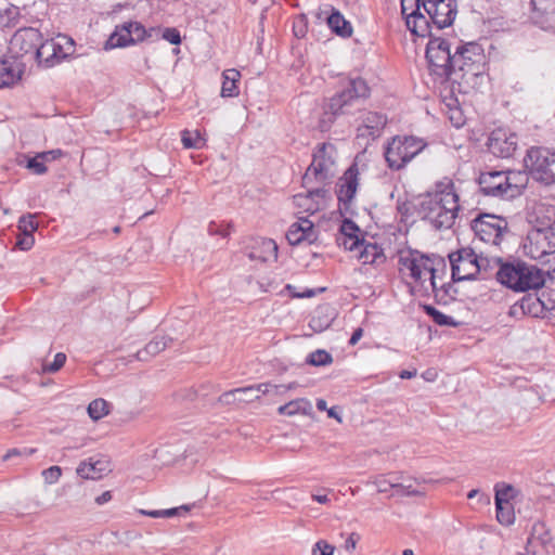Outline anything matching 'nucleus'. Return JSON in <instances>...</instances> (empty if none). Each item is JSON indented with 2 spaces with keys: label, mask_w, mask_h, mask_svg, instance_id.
Returning <instances> with one entry per match:
<instances>
[{
  "label": "nucleus",
  "mask_w": 555,
  "mask_h": 555,
  "mask_svg": "<svg viewBox=\"0 0 555 555\" xmlns=\"http://www.w3.org/2000/svg\"><path fill=\"white\" fill-rule=\"evenodd\" d=\"M286 288L291 292L292 297L294 298L312 297L314 295V292L312 289H308L304 293H295L293 292L294 287L292 285H287Z\"/></svg>",
  "instance_id": "69168bd1"
},
{
  "label": "nucleus",
  "mask_w": 555,
  "mask_h": 555,
  "mask_svg": "<svg viewBox=\"0 0 555 555\" xmlns=\"http://www.w3.org/2000/svg\"><path fill=\"white\" fill-rule=\"evenodd\" d=\"M496 276L503 285L517 292L538 288L544 283L541 270L520 261L503 264L498 271Z\"/></svg>",
  "instance_id": "423d86ee"
},
{
  "label": "nucleus",
  "mask_w": 555,
  "mask_h": 555,
  "mask_svg": "<svg viewBox=\"0 0 555 555\" xmlns=\"http://www.w3.org/2000/svg\"><path fill=\"white\" fill-rule=\"evenodd\" d=\"M112 492L111 491H104L102 494L98 495L95 499H94V502L98 504V505H104L106 503H108L111 500H112Z\"/></svg>",
  "instance_id": "0e129e2a"
},
{
  "label": "nucleus",
  "mask_w": 555,
  "mask_h": 555,
  "mask_svg": "<svg viewBox=\"0 0 555 555\" xmlns=\"http://www.w3.org/2000/svg\"><path fill=\"white\" fill-rule=\"evenodd\" d=\"M387 119L384 115L370 112L365 114L362 120V127L359 128L361 135H378L385 127Z\"/></svg>",
  "instance_id": "c85d7f7f"
},
{
  "label": "nucleus",
  "mask_w": 555,
  "mask_h": 555,
  "mask_svg": "<svg viewBox=\"0 0 555 555\" xmlns=\"http://www.w3.org/2000/svg\"><path fill=\"white\" fill-rule=\"evenodd\" d=\"M452 56L450 47L444 39L433 38L427 43L426 57L433 74L449 78Z\"/></svg>",
  "instance_id": "9b49d317"
},
{
  "label": "nucleus",
  "mask_w": 555,
  "mask_h": 555,
  "mask_svg": "<svg viewBox=\"0 0 555 555\" xmlns=\"http://www.w3.org/2000/svg\"><path fill=\"white\" fill-rule=\"evenodd\" d=\"M53 52L55 53V65L75 52L74 40L65 35H57L51 38Z\"/></svg>",
  "instance_id": "7c9ffc66"
},
{
  "label": "nucleus",
  "mask_w": 555,
  "mask_h": 555,
  "mask_svg": "<svg viewBox=\"0 0 555 555\" xmlns=\"http://www.w3.org/2000/svg\"><path fill=\"white\" fill-rule=\"evenodd\" d=\"M345 112H336V109H331L330 108V104L326 106L324 113H323V116L321 117L319 124H318V128L321 130V131H326L330 129L331 125L333 124L334 121V118L336 115L338 114H344Z\"/></svg>",
  "instance_id": "de8ad7c7"
},
{
  "label": "nucleus",
  "mask_w": 555,
  "mask_h": 555,
  "mask_svg": "<svg viewBox=\"0 0 555 555\" xmlns=\"http://www.w3.org/2000/svg\"><path fill=\"white\" fill-rule=\"evenodd\" d=\"M191 511V505H181L168 509L145 511L140 509L139 513L152 518H169L175 516H185Z\"/></svg>",
  "instance_id": "4c0bfd02"
},
{
  "label": "nucleus",
  "mask_w": 555,
  "mask_h": 555,
  "mask_svg": "<svg viewBox=\"0 0 555 555\" xmlns=\"http://www.w3.org/2000/svg\"><path fill=\"white\" fill-rule=\"evenodd\" d=\"M359 186V169L357 164L349 167L337 183V198L347 209L352 202Z\"/></svg>",
  "instance_id": "4be33fe9"
},
{
  "label": "nucleus",
  "mask_w": 555,
  "mask_h": 555,
  "mask_svg": "<svg viewBox=\"0 0 555 555\" xmlns=\"http://www.w3.org/2000/svg\"><path fill=\"white\" fill-rule=\"evenodd\" d=\"M450 120L456 128L464 125L462 113L459 109L451 111Z\"/></svg>",
  "instance_id": "052dcab7"
},
{
  "label": "nucleus",
  "mask_w": 555,
  "mask_h": 555,
  "mask_svg": "<svg viewBox=\"0 0 555 555\" xmlns=\"http://www.w3.org/2000/svg\"><path fill=\"white\" fill-rule=\"evenodd\" d=\"M459 209V195L453 181L449 178L439 181L421 204L424 219L436 229H450L454 224Z\"/></svg>",
  "instance_id": "f03ea898"
},
{
  "label": "nucleus",
  "mask_w": 555,
  "mask_h": 555,
  "mask_svg": "<svg viewBox=\"0 0 555 555\" xmlns=\"http://www.w3.org/2000/svg\"><path fill=\"white\" fill-rule=\"evenodd\" d=\"M554 163V153L544 147H532L525 158V165L532 178L545 184H552L555 180Z\"/></svg>",
  "instance_id": "1a4fd4ad"
},
{
  "label": "nucleus",
  "mask_w": 555,
  "mask_h": 555,
  "mask_svg": "<svg viewBox=\"0 0 555 555\" xmlns=\"http://www.w3.org/2000/svg\"><path fill=\"white\" fill-rule=\"evenodd\" d=\"M331 199L330 193L325 189H315L306 193L296 194L293 198L294 205L301 212L315 214L324 209Z\"/></svg>",
  "instance_id": "f3484780"
},
{
  "label": "nucleus",
  "mask_w": 555,
  "mask_h": 555,
  "mask_svg": "<svg viewBox=\"0 0 555 555\" xmlns=\"http://www.w3.org/2000/svg\"><path fill=\"white\" fill-rule=\"evenodd\" d=\"M333 318L334 317H333V313L331 312L330 308L319 307L314 311V314L312 315V318L309 322V326L314 332H323L331 325Z\"/></svg>",
  "instance_id": "72a5a7b5"
},
{
  "label": "nucleus",
  "mask_w": 555,
  "mask_h": 555,
  "mask_svg": "<svg viewBox=\"0 0 555 555\" xmlns=\"http://www.w3.org/2000/svg\"><path fill=\"white\" fill-rule=\"evenodd\" d=\"M286 238L292 245H299L302 243L311 244L317 241L318 233L314 228L313 221L307 218H298L291 224Z\"/></svg>",
  "instance_id": "5701e85b"
},
{
  "label": "nucleus",
  "mask_w": 555,
  "mask_h": 555,
  "mask_svg": "<svg viewBox=\"0 0 555 555\" xmlns=\"http://www.w3.org/2000/svg\"><path fill=\"white\" fill-rule=\"evenodd\" d=\"M369 95V87L366 82L361 79H353L349 86L338 95L330 101V108L336 112H346V107L353 101Z\"/></svg>",
  "instance_id": "6ab92c4d"
},
{
  "label": "nucleus",
  "mask_w": 555,
  "mask_h": 555,
  "mask_svg": "<svg viewBox=\"0 0 555 555\" xmlns=\"http://www.w3.org/2000/svg\"><path fill=\"white\" fill-rule=\"evenodd\" d=\"M528 183V176L522 171H491L482 173L479 184L486 195L514 198L521 194Z\"/></svg>",
  "instance_id": "39448f33"
},
{
  "label": "nucleus",
  "mask_w": 555,
  "mask_h": 555,
  "mask_svg": "<svg viewBox=\"0 0 555 555\" xmlns=\"http://www.w3.org/2000/svg\"><path fill=\"white\" fill-rule=\"evenodd\" d=\"M312 403L307 398H297L284 405L279 406L278 412L281 415L296 416V415H312Z\"/></svg>",
  "instance_id": "cd10ccee"
},
{
  "label": "nucleus",
  "mask_w": 555,
  "mask_h": 555,
  "mask_svg": "<svg viewBox=\"0 0 555 555\" xmlns=\"http://www.w3.org/2000/svg\"><path fill=\"white\" fill-rule=\"evenodd\" d=\"M494 490H495V496H494L495 504H498L499 501H501L502 504L511 503L516 495V490L512 486L506 485V483H498L495 486Z\"/></svg>",
  "instance_id": "37998d69"
},
{
  "label": "nucleus",
  "mask_w": 555,
  "mask_h": 555,
  "mask_svg": "<svg viewBox=\"0 0 555 555\" xmlns=\"http://www.w3.org/2000/svg\"><path fill=\"white\" fill-rule=\"evenodd\" d=\"M312 500L320 503V504H323V505H327L331 503V499L330 496L324 493V494H312L311 495Z\"/></svg>",
  "instance_id": "338daca9"
},
{
  "label": "nucleus",
  "mask_w": 555,
  "mask_h": 555,
  "mask_svg": "<svg viewBox=\"0 0 555 555\" xmlns=\"http://www.w3.org/2000/svg\"><path fill=\"white\" fill-rule=\"evenodd\" d=\"M170 341L169 338L165 336H156L154 337L145 347L143 350L138 352V359L139 360H145L144 354L150 356H156L163 350H165L168 346V343Z\"/></svg>",
  "instance_id": "58836bf2"
},
{
  "label": "nucleus",
  "mask_w": 555,
  "mask_h": 555,
  "mask_svg": "<svg viewBox=\"0 0 555 555\" xmlns=\"http://www.w3.org/2000/svg\"><path fill=\"white\" fill-rule=\"evenodd\" d=\"M65 362H66V354L63 352H59L54 356V359L51 363H46L42 365V372L43 373H55L61 367H63Z\"/></svg>",
  "instance_id": "8fccbe9b"
},
{
  "label": "nucleus",
  "mask_w": 555,
  "mask_h": 555,
  "mask_svg": "<svg viewBox=\"0 0 555 555\" xmlns=\"http://www.w3.org/2000/svg\"><path fill=\"white\" fill-rule=\"evenodd\" d=\"M222 87H221V96L223 98H233L238 94V89L236 82L241 78V73L235 68L225 69L222 73Z\"/></svg>",
  "instance_id": "473e14b6"
},
{
  "label": "nucleus",
  "mask_w": 555,
  "mask_h": 555,
  "mask_svg": "<svg viewBox=\"0 0 555 555\" xmlns=\"http://www.w3.org/2000/svg\"><path fill=\"white\" fill-rule=\"evenodd\" d=\"M328 27L338 36L348 38L352 35L351 24L336 10L327 16Z\"/></svg>",
  "instance_id": "2f4dec72"
},
{
  "label": "nucleus",
  "mask_w": 555,
  "mask_h": 555,
  "mask_svg": "<svg viewBox=\"0 0 555 555\" xmlns=\"http://www.w3.org/2000/svg\"><path fill=\"white\" fill-rule=\"evenodd\" d=\"M554 217L555 208L539 205L534 210L533 229L524 246L526 254L541 263H548L555 253Z\"/></svg>",
  "instance_id": "20e7f679"
},
{
  "label": "nucleus",
  "mask_w": 555,
  "mask_h": 555,
  "mask_svg": "<svg viewBox=\"0 0 555 555\" xmlns=\"http://www.w3.org/2000/svg\"><path fill=\"white\" fill-rule=\"evenodd\" d=\"M41 476L46 485H54L62 477V468L60 466H50L42 470Z\"/></svg>",
  "instance_id": "09e8293b"
},
{
  "label": "nucleus",
  "mask_w": 555,
  "mask_h": 555,
  "mask_svg": "<svg viewBox=\"0 0 555 555\" xmlns=\"http://www.w3.org/2000/svg\"><path fill=\"white\" fill-rule=\"evenodd\" d=\"M112 472V464L108 457L106 456H92L86 461H82L76 473L85 478L98 480L108 475Z\"/></svg>",
  "instance_id": "b1692460"
},
{
  "label": "nucleus",
  "mask_w": 555,
  "mask_h": 555,
  "mask_svg": "<svg viewBox=\"0 0 555 555\" xmlns=\"http://www.w3.org/2000/svg\"><path fill=\"white\" fill-rule=\"evenodd\" d=\"M426 146L422 139L415 137H395L385 149L388 167L399 170Z\"/></svg>",
  "instance_id": "0eeeda50"
},
{
  "label": "nucleus",
  "mask_w": 555,
  "mask_h": 555,
  "mask_svg": "<svg viewBox=\"0 0 555 555\" xmlns=\"http://www.w3.org/2000/svg\"><path fill=\"white\" fill-rule=\"evenodd\" d=\"M420 482L413 479H402L397 477L396 481V493L408 496H423L425 491L420 489Z\"/></svg>",
  "instance_id": "e433bc0d"
},
{
  "label": "nucleus",
  "mask_w": 555,
  "mask_h": 555,
  "mask_svg": "<svg viewBox=\"0 0 555 555\" xmlns=\"http://www.w3.org/2000/svg\"><path fill=\"white\" fill-rule=\"evenodd\" d=\"M163 39L167 40L171 44H180L181 36L178 29L169 27L165 28L162 34Z\"/></svg>",
  "instance_id": "5fc2aeb1"
},
{
  "label": "nucleus",
  "mask_w": 555,
  "mask_h": 555,
  "mask_svg": "<svg viewBox=\"0 0 555 555\" xmlns=\"http://www.w3.org/2000/svg\"><path fill=\"white\" fill-rule=\"evenodd\" d=\"M336 157L335 146L331 143H323L313 154L312 163L304 177L305 182L309 183L314 179L324 183L331 180L337 171Z\"/></svg>",
  "instance_id": "6e6552de"
},
{
  "label": "nucleus",
  "mask_w": 555,
  "mask_h": 555,
  "mask_svg": "<svg viewBox=\"0 0 555 555\" xmlns=\"http://www.w3.org/2000/svg\"><path fill=\"white\" fill-rule=\"evenodd\" d=\"M452 278L455 281L474 279L480 271V264L474 250L463 248L450 255Z\"/></svg>",
  "instance_id": "2eb2a0df"
},
{
  "label": "nucleus",
  "mask_w": 555,
  "mask_h": 555,
  "mask_svg": "<svg viewBox=\"0 0 555 555\" xmlns=\"http://www.w3.org/2000/svg\"><path fill=\"white\" fill-rule=\"evenodd\" d=\"M41 33L33 27L18 29L11 38L9 50L12 57H23L29 55L35 57L37 48L41 42Z\"/></svg>",
  "instance_id": "ddd939ff"
},
{
  "label": "nucleus",
  "mask_w": 555,
  "mask_h": 555,
  "mask_svg": "<svg viewBox=\"0 0 555 555\" xmlns=\"http://www.w3.org/2000/svg\"><path fill=\"white\" fill-rule=\"evenodd\" d=\"M294 388H295V384H289V385H273L272 384L271 392L275 393V395H282L285 391L294 389Z\"/></svg>",
  "instance_id": "e2e57ef3"
},
{
  "label": "nucleus",
  "mask_w": 555,
  "mask_h": 555,
  "mask_svg": "<svg viewBox=\"0 0 555 555\" xmlns=\"http://www.w3.org/2000/svg\"><path fill=\"white\" fill-rule=\"evenodd\" d=\"M35 244V237L31 234L22 233L16 242V246L22 250H29Z\"/></svg>",
  "instance_id": "6e6d98bb"
},
{
  "label": "nucleus",
  "mask_w": 555,
  "mask_h": 555,
  "mask_svg": "<svg viewBox=\"0 0 555 555\" xmlns=\"http://www.w3.org/2000/svg\"><path fill=\"white\" fill-rule=\"evenodd\" d=\"M485 54L476 43H466L456 49L448 80L459 86V91L469 93L486 81Z\"/></svg>",
  "instance_id": "f257e3e1"
},
{
  "label": "nucleus",
  "mask_w": 555,
  "mask_h": 555,
  "mask_svg": "<svg viewBox=\"0 0 555 555\" xmlns=\"http://www.w3.org/2000/svg\"><path fill=\"white\" fill-rule=\"evenodd\" d=\"M356 253V257L363 264H375L379 266L385 262L386 256L380 246L376 243H370L365 241L359 242V247L353 250Z\"/></svg>",
  "instance_id": "393cba45"
},
{
  "label": "nucleus",
  "mask_w": 555,
  "mask_h": 555,
  "mask_svg": "<svg viewBox=\"0 0 555 555\" xmlns=\"http://www.w3.org/2000/svg\"><path fill=\"white\" fill-rule=\"evenodd\" d=\"M12 59L0 57V88L11 87L22 77V68Z\"/></svg>",
  "instance_id": "a878e982"
},
{
  "label": "nucleus",
  "mask_w": 555,
  "mask_h": 555,
  "mask_svg": "<svg viewBox=\"0 0 555 555\" xmlns=\"http://www.w3.org/2000/svg\"><path fill=\"white\" fill-rule=\"evenodd\" d=\"M208 233L210 235H221V236H228L229 235V225H219L216 222H210L208 225Z\"/></svg>",
  "instance_id": "4d7b16f0"
},
{
  "label": "nucleus",
  "mask_w": 555,
  "mask_h": 555,
  "mask_svg": "<svg viewBox=\"0 0 555 555\" xmlns=\"http://www.w3.org/2000/svg\"><path fill=\"white\" fill-rule=\"evenodd\" d=\"M517 141L515 133L504 128L493 130L488 140L489 151L499 157H509L516 151Z\"/></svg>",
  "instance_id": "a211bd4d"
},
{
  "label": "nucleus",
  "mask_w": 555,
  "mask_h": 555,
  "mask_svg": "<svg viewBox=\"0 0 555 555\" xmlns=\"http://www.w3.org/2000/svg\"><path fill=\"white\" fill-rule=\"evenodd\" d=\"M495 509H496V519L501 525L509 526V525L514 524L515 512H514L513 502L502 504L501 501H499V503L495 504Z\"/></svg>",
  "instance_id": "ea45409f"
},
{
  "label": "nucleus",
  "mask_w": 555,
  "mask_h": 555,
  "mask_svg": "<svg viewBox=\"0 0 555 555\" xmlns=\"http://www.w3.org/2000/svg\"><path fill=\"white\" fill-rule=\"evenodd\" d=\"M35 59L44 67H52L55 65V53L53 52L51 39L46 41L41 40L37 48Z\"/></svg>",
  "instance_id": "f704fd0d"
},
{
  "label": "nucleus",
  "mask_w": 555,
  "mask_h": 555,
  "mask_svg": "<svg viewBox=\"0 0 555 555\" xmlns=\"http://www.w3.org/2000/svg\"><path fill=\"white\" fill-rule=\"evenodd\" d=\"M250 257L262 261L275 260L278 257V245L273 240L260 238L256 242Z\"/></svg>",
  "instance_id": "c756f323"
},
{
  "label": "nucleus",
  "mask_w": 555,
  "mask_h": 555,
  "mask_svg": "<svg viewBox=\"0 0 555 555\" xmlns=\"http://www.w3.org/2000/svg\"><path fill=\"white\" fill-rule=\"evenodd\" d=\"M272 384L262 383L227 391L220 396V401L225 404L236 402H251L260 398V395L271 393Z\"/></svg>",
  "instance_id": "aec40b11"
},
{
  "label": "nucleus",
  "mask_w": 555,
  "mask_h": 555,
  "mask_svg": "<svg viewBox=\"0 0 555 555\" xmlns=\"http://www.w3.org/2000/svg\"><path fill=\"white\" fill-rule=\"evenodd\" d=\"M359 540H360V535L358 533H356V532L350 533L345 541V545H344L345 550L348 553L354 552Z\"/></svg>",
  "instance_id": "13d9d810"
},
{
  "label": "nucleus",
  "mask_w": 555,
  "mask_h": 555,
  "mask_svg": "<svg viewBox=\"0 0 555 555\" xmlns=\"http://www.w3.org/2000/svg\"><path fill=\"white\" fill-rule=\"evenodd\" d=\"M426 311L429 315L433 317L434 321L439 325H455V322L452 321V318L438 311L434 307H426Z\"/></svg>",
  "instance_id": "603ef678"
},
{
  "label": "nucleus",
  "mask_w": 555,
  "mask_h": 555,
  "mask_svg": "<svg viewBox=\"0 0 555 555\" xmlns=\"http://www.w3.org/2000/svg\"><path fill=\"white\" fill-rule=\"evenodd\" d=\"M181 141L185 149H202L205 145V139L197 130H184L182 132Z\"/></svg>",
  "instance_id": "79ce46f5"
},
{
  "label": "nucleus",
  "mask_w": 555,
  "mask_h": 555,
  "mask_svg": "<svg viewBox=\"0 0 555 555\" xmlns=\"http://www.w3.org/2000/svg\"><path fill=\"white\" fill-rule=\"evenodd\" d=\"M327 416L330 418H334L335 421H337L339 424L343 423V417H341V411L338 406H332L327 411Z\"/></svg>",
  "instance_id": "680f3d73"
},
{
  "label": "nucleus",
  "mask_w": 555,
  "mask_h": 555,
  "mask_svg": "<svg viewBox=\"0 0 555 555\" xmlns=\"http://www.w3.org/2000/svg\"><path fill=\"white\" fill-rule=\"evenodd\" d=\"M441 261L438 258H430L416 250H401L399 253V272L401 276L413 284L415 288L424 294L437 296V266Z\"/></svg>",
  "instance_id": "7ed1b4c3"
},
{
  "label": "nucleus",
  "mask_w": 555,
  "mask_h": 555,
  "mask_svg": "<svg viewBox=\"0 0 555 555\" xmlns=\"http://www.w3.org/2000/svg\"><path fill=\"white\" fill-rule=\"evenodd\" d=\"M62 155H63V152L59 149L40 153V157H43L46 159V162L57 159Z\"/></svg>",
  "instance_id": "bf43d9fd"
},
{
  "label": "nucleus",
  "mask_w": 555,
  "mask_h": 555,
  "mask_svg": "<svg viewBox=\"0 0 555 555\" xmlns=\"http://www.w3.org/2000/svg\"><path fill=\"white\" fill-rule=\"evenodd\" d=\"M423 10L438 28L451 26L457 14L455 0H422Z\"/></svg>",
  "instance_id": "4468645a"
},
{
  "label": "nucleus",
  "mask_w": 555,
  "mask_h": 555,
  "mask_svg": "<svg viewBox=\"0 0 555 555\" xmlns=\"http://www.w3.org/2000/svg\"><path fill=\"white\" fill-rule=\"evenodd\" d=\"M472 229L480 241L499 245L503 233L507 230V221L496 215L480 214L473 220Z\"/></svg>",
  "instance_id": "9d476101"
},
{
  "label": "nucleus",
  "mask_w": 555,
  "mask_h": 555,
  "mask_svg": "<svg viewBox=\"0 0 555 555\" xmlns=\"http://www.w3.org/2000/svg\"><path fill=\"white\" fill-rule=\"evenodd\" d=\"M533 7V18L542 27L547 21L546 16L553 13L555 0H531Z\"/></svg>",
  "instance_id": "c9c22d12"
},
{
  "label": "nucleus",
  "mask_w": 555,
  "mask_h": 555,
  "mask_svg": "<svg viewBox=\"0 0 555 555\" xmlns=\"http://www.w3.org/2000/svg\"><path fill=\"white\" fill-rule=\"evenodd\" d=\"M38 229V223L35 221L34 215L22 216L18 220V230L21 233L34 234Z\"/></svg>",
  "instance_id": "49530a36"
},
{
  "label": "nucleus",
  "mask_w": 555,
  "mask_h": 555,
  "mask_svg": "<svg viewBox=\"0 0 555 555\" xmlns=\"http://www.w3.org/2000/svg\"><path fill=\"white\" fill-rule=\"evenodd\" d=\"M538 546H542L546 552L555 548L553 532L544 522L533 525L531 537L526 546V553L518 555H540L537 550Z\"/></svg>",
  "instance_id": "412c9836"
},
{
  "label": "nucleus",
  "mask_w": 555,
  "mask_h": 555,
  "mask_svg": "<svg viewBox=\"0 0 555 555\" xmlns=\"http://www.w3.org/2000/svg\"><path fill=\"white\" fill-rule=\"evenodd\" d=\"M26 167L36 175H43L47 172L46 159L40 157V153L28 159Z\"/></svg>",
  "instance_id": "3c124183"
},
{
  "label": "nucleus",
  "mask_w": 555,
  "mask_h": 555,
  "mask_svg": "<svg viewBox=\"0 0 555 555\" xmlns=\"http://www.w3.org/2000/svg\"><path fill=\"white\" fill-rule=\"evenodd\" d=\"M335 547L325 540H319L312 547V555H334Z\"/></svg>",
  "instance_id": "864d4df0"
},
{
  "label": "nucleus",
  "mask_w": 555,
  "mask_h": 555,
  "mask_svg": "<svg viewBox=\"0 0 555 555\" xmlns=\"http://www.w3.org/2000/svg\"><path fill=\"white\" fill-rule=\"evenodd\" d=\"M109 413V403L104 399H95L88 405V414L93 421H99Z\"/></svg>",
  "instance_id": "a19ab883"
},
{
  "label": "nucleus",
  "mask_w": 555,
  "mask_h": 555,
  "mask_svg": "<svg viewBox=\"0 0 555 555\" xmlns=\"http://www.w3.org/2000/svg\"><path fill=\"white\" fill-rule=\"evenodd\" d=\"M362 336H363V330L361 327H358L352 333V335L350 337V340H349V344L351 346H354L362 338Z\"/></svg>",
  "instance_id": "774afa93"
},
{
  "label": "nucleus",
  "mask_w": 555,
  "mask_h": 555,
  "mask_svg": "<svg viewBox=\"0 0 555 555\" xmlns=\"http://www.w3.org/2000/svg\"><path fill=\"white\" fill-rule=\"evenodd\" d=\"M422 10V0H401V12L408 29L415 36L426 37L430 35V26Z\"/></svg>",
  "instance_id": "dca6fc26"
},
{
  "label": "nucleus",
  "mask_w": 555,
  "mask_h": 555,
  "mask_svg": "<svg viewBox=\"0 0 555 555\" xmlns=\"http://www.w3.org/2000/svg\"><path fill=\"white\" fill-rule=\"evenodd\" d=\"M396 476H378L373 480L374 486L380 493L388 492L390 489L396 490Z\"/></svg>",
  "instance_id": "a18cd8bd"
},
{
  "label": "nucleus",
  "mask_w": 555,
  "mask_h": 555,
  "mask_svg": "<svg viewBox=\"0 0 555 555\" xmlns=\"http://www.w3.org/2000/svg\"><path fill=\"white\" fill-rule=\"evenodd\" d=\"M333 362V357L323 349L311 352L307 358V363L313 366L328 365Z\"/></svg>",
  "instance_id": "c03bdc74"
},
{
  "label": "nucleus",
  "mask_w": 555,
  "mask_h": 555,
  "mask_svg": "<svg viewBox=\"0 0 555 555\" xmlns=\"http://www.w3.org/2000/svg\"><path fill=\"white\" fill-rule=\"evenodd\" d=\"M359 227L351 220H344L340 225V235L337 238L338 244L345 249L353 251L359 247L360 233Z\"/></svg>",
  "instance_id": "bb28decb"
},
{
  "label": "nucleus",
  "mask_w": 555,
  "mask_h": 555,
  "mask_svg": "<svg viewBox=\"0 0 555 555\" xmlns=\"http://www.w3.org/2000/svg\"><path fill=\"white\" fill-rule=\"evenodd\" d=\"M154 29L146 30L138 22H127L116 27L105 43L106 49L124 48L143 41Z\"/></svg>",
  "instance_id": "f8f14e48"
}]
</instances>
